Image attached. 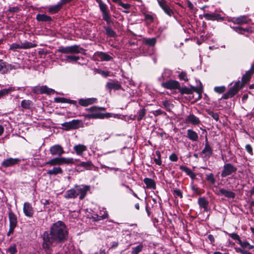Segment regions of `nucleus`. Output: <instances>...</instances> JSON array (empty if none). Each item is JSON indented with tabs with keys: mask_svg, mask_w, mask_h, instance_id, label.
Here are the masks:
<instances>
[{
	"mask_svg": "<svg viewBox=\"0 0 254 254\" xmlns=\"http://www.w3.org/2000/svg\"><path fill=\"white\" fill-rule=\"evenodd\" d=\"M67 231L63 222L59 221L54 223L50 229V231L45 232L43 235V248L47 250L52 247L64 243L67 237Z\"/></svg>",
	"mask_w": 254,
	"mask_h": 254,
	"instance_id": "nucleus-1",
	"label": "nucleus"
},
{
	"mask_svg": "<svg viewBox=\"0 0 254 254\" xmlns=\"http://www.w3.org/2000/svg\"><path fill=\"white\" fill-rule=\"evenodd\" d=\"M104 108L98 107L97 106H92L90 108L86 109L87 111L90 112L89 113L84 115V118L86 119H102L105 118H108V116L106 114L101 113L100 110H104Z\"/></svg>",
	"mask_w": 254,
	"mask_h": 254,
	"instance_id": "nucleus-2",
	"label": "nucleus"
},
{
	"mask_svg": "<svg viewBox=\"0 0 254 254\" xmlns=\"http://www.w3.org/2000/svg\"><path fill=\"white\" fill-rule=\"evenodd\" d=\"M98 4L100 10L102 13L103 19L108 25L112 23L111 15L108 5L102 0H95Z\"/></svg>",
	"mask_w": 254,
	"mask_h": 254,
	"instance_id": "nucleus-3",
	"label": "nucleus"
},
{
	"mask_svg": "<svg viewBox=\"0 0 254 254\" xmlns=\"http://www.w3.org/2000/svg\"><path fill=\"white\" fill-rule=\"evenodd\" d=\"M74 160L72 158H66L61 156L53 158L45 163V165L50 166H55L57 165H63L64 164H73Z\"/></svg>",
	"mask_w": 254,
	"mask_h": 254,
	"instance_id": "nucleus-4",
	"label": "nucleus"
},
{
	"mask_svg": "<svg viewBox=\"0 0 254 254\" xmlns=\"http://www.w3.org/2000/svg\"><path fill=\"white\" fill-rule=\"evenodd\" d=\"M84 50L78 45H73L68 47H61L57 50V52H60L63 54H77L82 53Z\"/></svg>",
	"mask_w": 254,
	"mask_h": 254,
	"instance_id": "nucleus-5",
	"label": "nucleus"
},
{
	"mask_svg": "<svg viewBox=\"0 0 254 254\" xmlns=\"http://www.w3.org/2000/svg\"><path fill=\"white\" fill-rule=\"evenodd\" d=\"M213 154V149L208 141L207 135L205 137L204 147L200 153L202 158L204 160H208Z\"/></svg>",
	"mask_w": 254,
	"mask_h": 254,
	"instance_id": "nucleus-6",
	"label": "nucleus"
},
{
	"mask_svg": "<svg viewBox=\"0 0 254 254\" xmlns=\"http://www.w3.org/2000/svg\"><path fill=\"white\" fill-rule=\"evenodd\" d=\"M237 168L236 166L232 164L228 163H226L223 167V169L221 173V176L222 178H225L228 176L232 175L236 173Z\"/></svg>",
	"mask_w": 254,
	"mask_h": 254,
	"instance_id": "nucleus-7",
	"label": "nucleus"
},
{
	"mask_svg": "<svg viewBox=\"0 0 254 254\" xmlns=\"http://www.w3.org/2000/svg\"><path fill=\"white\" fill-rule=\"evenodd\" d=\"M241 88V86L240 81L236 82L235 84L229 89L228 91L223 95L222 98L224 99L232 98L238 93Z\"/></svg>",
	"mask_w": 254,
	"mask_h": 254,
	"instance_id": "nucleus-8",
	"label": "nucleus"
},
{
	"mask_svg": "<svg viewBox=\"0 0 254 254\" xmlns=\"http://www.w3.org/2000/svg\"><path fill=\"white\" fill-rule=\"evenodd\" d=\"M33 92L36 94H51L55 92L54 89L48 88L46 85L42 86H36L33 89Z\"/></svg>",
	"mask_w": 254,
	"mask_h": 254,
	"instance_id": "nucleus-9",
	"label": "nucleus"
},
{
	"mask_svg": "<svg viewBox=\"0 0 254 254\" xmlns=\"http://www.w3.org/2000/svg\"><path fill=\"white\" fill-rule=\"evenodd\" d=\"M157 2L160 7L167 15L171 16L174 14L173 10L168 5V2L166 0H157Z\"/></svg>",
	"mask_w": 254,
	"mask_h": 254,
	"instance_id": "nucleus-10",
	"label": "nucleus"
},
{
	"mask_svg": "<svg viewBox=\"0 0 254 254\" xmlns=\"http://www.w3.org/2000/svg\"><path fill=\"white\" fill-rule=\"evenodd\" d=\"M49 151L53 156H61L64 153L63 147L60 144L52 146L49 149Z\"/></svg>",
	"mask_w": 254,
	"mask_h": 254,
	"instance_id": "nucleus-11",
	"label": "nucleus"
},
{
	"mask_svg": "<svg viewBox=\"0 0 254 254\" xmlns=\"http://www.w3.org/2000/svg\"><path fill=\"white\" fill-rule=\"evenodd\" d=\"M78 196H79V199H83L86 195L87 191L89 190V187L85 185H79L75 187Z\"/></svg>",
	"mask_w": 254,
	"mask_h": 254,
	"instance_id": "nucleus-12",
	"label": "nucleus"
},
{
	"mask_svg": "<svg viewBox=\"0 0 254 254\" xmlns=\"http://www.w3.org/2000/svg\"><path fill=\"white\" fill-rule=\"evenodd\" d=\"M20 161L21 160L17 158H9L8 159H4L1 165L3 167L7 168L18 164L20 162Z\"/></svg>",
	"mask_w": 254,
	"mask_h": 254,
	"instance_id": "nucleus-13",
	"label": "nucleus"
},
{
	"mask_svg": "<svg viewBox=\"0 0 254 254\" xmlns=\"http://www.w3.org/2000/svg\"><path fill=\"white\" fill-rule=\"evenodd\" d=\"M161 85L165 88L168 89H178L180 87V83L178 81L174 80H170L167 82H163Z\"/></svg>",
	"mask_w": 254,
	"mask_h": 254,
	"instance_id": "nucleus-14",
	"label": "nucleus"
},
{
	"mask_svg": "<svg viewBox=\"0 0 254 254\" xmlns=\"http://www.w3.org/2000/svg\"><path fill=\"white\" fill-rule=\"evenodd\" d=\"M23 213L25 215L28 217L31 218L33 217L34 210L32 205L28 202H26L23 204Z\"/></svg>",
	"mask_w": 254,
	"mask_h": 254,
	"instance_id": "nucleus-15",
	"label": "nucleus"
},
{
	"mask_svg": "<svg viewBox=\"0 0 254 254\" xmlns=\"http://www.w3.org/2000/svg\"><path fill=\"white\" fill-rule=\"evenodd\" d=\"M186 136L192 142H197L198 140V133L192 129H188L187 130Z\"/></svg>",
	"mask_w": 254,
	"mask_h": 254,
	"instance_id": "nucleus-16",
	"label": "nucleus"
},
{
	"mask_svg": "<svg viewBox=\"0 0 254 254\" xmlns=\"http://www.w3.org/2000/svg\"><path fill=\"white\" fill-rule=\"evenodd\" d=\"M186 123L187 124H191L194 126H197L200 123V121L198 118L193 114H190L187 116L186 119Z\"/></svg>",
	"mask_w": 254,
	"mask_h": 254,
	"instance_id": "nucleus-17",
	"label": "nucleus"
},
{
	"mask_svg": "<svg viewBox=\"0 0 254 254\" xmlns=\"http://www.w3.org/2000/svg\"><path fill=\"white\" fill-rule=\"evenodd\" d=\"M95 56L99 59L101 61H110L113 58L106 53L103 52H97L95 53Z\"/></svg>",
	"mask_w": 254,
	"mask_h": 254,
	"instance_id": "nucleus-18",
	"label": "nucleus"
},
{
	"mask_svg": "<svg viewBox=\"0 0 254 254\" xmlns=\"http://www.w3.org/2000/svg\"><path fill=\"white\" fill-rule=\"evenodd\" d=\"M96 101V98H89L86 99H80L78 101V103L81 106L86 107L88 105L95 103Z\"/></svg>",
	"mask_w": 254,
	"mask_h": 254,
	"instance_id": "nucleus-19",
	"label": "nucleus"
},
{
	"mask_svg": "<svg viewBox=\"0 0 254 254\" xmlns=\"http://www.w3.org/2000/svg\"><path fill=\"white\" fill-rule=\"evenodd\" d=\"M93 165L91 161H87L86 162H81L79 164L76 165V168L78 170H80V168H83V170H80L81 171L84 170H91Z\"/></svg>",
	"mask_w": 254,
	"mask_h": 254,
	"instance_id": "nucleus-20",
	"label": "nucleus"
},
{
	"mask_svg": "<svg viewBox=\"0 0 254 254\" xmlns=\"http://www.w3.org/2000/svg\"><path fill=\"white\" fill-rule=\"evenodd\" d=\"M220 194L229 199H234L235 197V193L230 190L224 188L220 189Z\"/></svg>",
	"mask_w": 254,
	"mask_h": 254,
	"instance_id": "nucleus-21",
	"label": "nucleus"
},
{
	"mask_svg": "<svg viewBox=\"0 0 254 254\" xmlns=\"http://www.w3.org/2000/svg\"><path fill=\"white\" fill-rule=\"evenodd\" d=\"M78 196L75 187L67 190L64 194V197L66 199L75 198Z\"/></svg>",
	"mask_w": 254,
	"mask_h": 254,
	"instance_id": "nucleus-22",
	"label": "nucleus"
},
{
	"mask_svg": "<svg viewBox=\"0 0 254 254\" xmlns=\"http://www.w3.org/2000/svg\"><path fill=\"white\" fill-rule=\"evenodd\" d=\"M198 204L201 208H203L204 211H208L209 202L205 197H199L198 199Z\"/></svg>",
	"mask_w": 254,
	"mask_h": 254,
	"instance_id": "nucleus-23",
	"label": "nucleus"
},
{
	"mask_svg": "<svg viewBox=\"0 0 254 254\" xmlns=\"http://www.w3.org/2000/svg\"><path fill=\"white\" fill-rule=\"evenodd\" d=\"M73 150L77 155L81 156L87 150V147L83 144H78L74 146Z\"/></svg>",
	"mask_w": 254,
	"mask_h": 254,
	"instance_id": "nucleus-24",
	"label": "nucleus"
},
{
	"mask_svg": "<svg viewBox=\"0 0 254 254\" xmlns=\"http://www.w3.org/2000/svg\"><path fill=\"white\" fill-rule=\"evenodd\" d=\"M9 226L16 227L17 225V218L16 215L12 211L8 213Z\"/></svg>",
	"mask_w": 254,
	"mask_h": 254,
	"instance_id": "nucleus-25",
	"label": "nucleus"
},
{
	"mask_svg": "<svg viewBox=\"0 0 254 254\" xmlns=\"http://www.w3.org/2000/svg\"><path fill=\"white\" fill-rule=\"evenodd\" d=\"M106 87L110 90H118L121 89L122 86L118 82L112 81L109 82L106 84Z\"/></svg>",
	"mask_w": 254,
	"mask_h": 254,
	"instance_id": "nucleus-26",
	"label": "nucleus"
},
{
	"mask_svg": "<svg viewBox=\"0 0 254 254\" xmlns=\"http://www.w3.org/2000/svg\"><path fill=\"white\" fill-rule=\"evenodd\" d=\"M63 170L60 167H54L52 169H49L47 171V173L49 176L57 175L58 174H62Z\"/></svg>",
	"mask_w": 254,
	"mask_h": 254,
	"instance_id": "nucleus-27",
	"label": "nucleus"
},
{
	"mask_svg": "<svg viewBox=\"0 0 254 254\" xmlns=\"http://www.w3.org/2000/svg\"><path fill=\"white\" fill-rule=\"evenodd\" d=\"M143 182L144 184L146 186L147 189H156V184L155 181L150 178H145L143 180Z\"/></svg>",
	"mask_w": 254,
	"mask_h": 254,
	"instance_id": "nucleus-28",
	"label": "nucleus"
},
{
	"mask_svg": "<svg viewBox=\"0 0 254 254\" xmlns=\"http://www.w3.org/2000/svg\"><path fill=\"white\" fill-rule=\"evenodd\" d=\"M180 169L182 171L185 172L187 175L189 176L191 178V179H194L195 178V174L188 167L181 165L180 166Z\"/></svg>",
	"mask_w": 254,
	"mask_h": 254,
	"instance_id": "nucleus-29",
	"label": "nucleus"
},
{
	"mask_svg": "<svg viewBox=\"0 0 254 254\" xmlns=\"http://www.w3.org/2000/svg\"><path fill=\"white\" fill-rule=\"evenodd\" d=\"M36 19L37 21L41 22H51L52 20L51 16L44 14H37Z\"/></svg>",
	"mask_w": 254,
	"mask_h": 254,
	"instance_id": "nucleus-30",
	"label": "nucleus"
},
{
	"mask_svg": "<svg viewBox=\"0 0 254 254\" xmlns=\"http://www.w3.org/2000/svg\"><path fill=\"white\" fill-rule=\"evenodd\" d=\"M62 8L61 5L58 2L57 4L49 5L48 7V12L51 14H55L58 13Z\"/></svg>",
	"mask_w": 254,
	"mask_h": 254,
	"instance_id": "nucleus-31",
	"label": "nucleus"
},
{
	"mask_svg": "<svg viewBox=\"0 0 254 254\" xmlns=\"http://www.w3.org/2000/svg\"><path fill=\"white\" fill-rule=\"evenodd\" d=\"M80 57L79 56H71V55H67L64 57V58L61 59V60L62 62H64L65 63H71L73 62H76L79 60Z\"/></svg>",
	"mask_w": 254,
	"mask_h": 254,
	"instance_id": "nucleus-32",
	"label": "nucleus"
},
{
	"mask_svg": "<svg viewBox=\"0 0 254 254\" xmlns=\"http://www.w3.org/2000/svg\"><path fill=\"white\" fill-rule=\"evenodd\" d=\"M108 217V214L107 211L103 210L100 211L99 215H96L95 216H93V218L95 221H99L103 220L107 218Z\"/></svg>",
	"mask_w": 254,
	"mask_h": 254,
	"instance_id": "nucleus-33",
	"label": "nucleus"
},
{
	"mask_svg": "<svg viewBox=\"0 0 254 254\" xmlns=\"http://www.w3.org/2000/svg\"><path fill=\"white\" fill-rule=\"evenodd\" d=\"M142 41L144 44L149 46L153 47L156 44L157 39L156 38H144L142 40Z\"/></svg>",
	"mask_w": 254,
	"mask_h": 254,
	"instance_id": "nucleus-34",
	"label": "nucleus"
},
{
	"mask_svg": "<svg viewBox=\"0 0 254 254\" xmlns=\"http://www.w3.org/2000/svg\"><path fill=\"white\" fill-rule=\"evenodd\" d=\"M233 22L235 24H243L248 22V19L246 16H241L236 18Z\"/></svg>",
	"mask_w": 254,
	"mask_h": 254,
	"instance_id": "nucleus-35",
	"label": "nucleus"
},
{
	"mask_svg": "<svg viewBox=\"0 0 254 254\" xmlns=\"http://www.w3.org/2000/svg\"><path fill=\"white\" fill-rule=\"evenodd\" d=\"M144 248V245L140 243L138 245L131 248V252L130 254H138L142 251Z\"/></svg>",
	"mask_w": 254,
	"mask_h": 254,
	"instance_id": "nucleus-36",
	"label": "nucleus"
},
{
	"mask_svg": "<svg viewBox=\"0 0 254 254\" xmlns=\"http://www.w3.org/2000/svg\"><path fill=\"white\" fill-rule=\"evenodd\" d=\"M239 245L241 246V247L242 248V249L245 250H252L254 248V246L251 245L248 241H240Z\"/></svg>",
	"mask_w": 254,
	"mask_h": 254,
	"instance_id": "nucleus-37",
	"label": "nucleus"
},
{
	"mask_svg": "<svg viewBox=\"0 0 254 254\" xmlns=\"http://www.w3.org/2000/svg\"><path fill=\"white\" fill-rule=\"evenodd\" d=\"M8 72L7 63L2 60L0 61V73L4 74Z\"/></svg>",
	"mask_w": 254,
	"mask_h": 254,
	"instance_id": "nucleus-38",
	"label": "nucleus"
},
{
	"mask_svg": "<svg viewBox=\"0 0 254 254\" xmlns=\"http://www.w3.org/2000/svg\"><path fill=\"white\" fill-rule=\"evenodd\" d=\"M22 49H28L37 47V44L28 41L21 43Z\"/></svg>",
	"mask_w": 254,
	"mask_h": 254,
	"instance_id": "nucleus-39",
	"label": "nucleus"
},
{
	"mask_svg": "<svg viewBox=\"0 0 254 254\" xmlns=\"http://www.w3.org/2000/svg\"><path fill=\"white\" fill-rule=\"evenodd\" d=\"M254 73L251 71V69L247 71L242 77V81L246 83L248 81L251 77L252 75Z\"/></svg>",
	"mask_w": 254,
	"mask_h": 254,
	"instance_id": "nucleus-40",
	"label": "nucleus"
},
{
	"mask_svg": "<svg viewBox=\"0 0 254 254\" xmlns=\"http://www.w3.org/2000/svg\"><path fill=\"white\" fill-rule=\"evenodd\" d=\"M104 28L106 34L108 37H114L116 35V32L110 27H105Z\"/></svg>",
	"mask_w": 254,
	"mask_h": 254,
	"instance_id": "nucleus-41",
	"label": "nucleus"
},
{
	"mask_svg": "<svg viewBox=\"0 0 254 254\" xmlns=\"http://www.w3.org/2000/svg\"><path fill=\"white\" fill-rule=\"evenodd\" d=\"M32 104V101L29 100H23L21 101V107L25 109H29L30 108Z\"/></svg>",
	"mask_w": 254,
	"mask_h": 254,
	"instance_id": "nucleus-42",
	"label": "nucleus"
},
{
	"mask_svg": "<svg viewBox=\"0 0 254 254\" xmlns=\"http://www.w3.org/2000/svg\"><path fill=\"white\" fill-rule=\"evenodd\" d=\"M146 114V110L144 108H143L137 112V118L138 121H140L144 118Z\"/></svg>",
	"mask_w": 254,
	"mask_h": 254,
	"instance_id": "nucleus-43",
	"label": "nucleus"
},
{
	"mask_svg": "<svg viewBox=\"0 0 254 254\" xmlns=\"http://www.w3.org/2000/svg\"><path fill=\"white\" fill-rule=\"evenodd\" d=\"M206 180L212 185H214L215 183V179L214 178V175L212 173L206 174Z\"/></svg>",
	"mask_w": 254,
	"mask_h": 254,
	"instance_id": "nucleus-44",
	"label": "nucleus"
},
{
	"mask_svg": "<svg viewBox=\"0 0 254 254\" xmlns=\"http://www.w3.org/2000/svg\"><path fill=\"white\" fill-rule=\"evenodd\" d=\"M171 70L168 69H165L162 74V77L163 78V79H165L169 78L171 76Z\"/></svg>",
	"mask_w": 254,
	"mask_h": 254,
	"instance_id": "nucleus-45",
	"label": "nucleus"
},
{
	"mask_svg": "<svg viewBox=\"0 0 254 254\" xmlns=\"http://www.w3.org/2000/svg\"><path fill=\"white\" fill-rule=\"evenodd\" d=\"M9 49L12 51H16L17 49H22L21 44V43H12L10 45Z\"/></svg>",
	"mask_w": 254,
	"mask_h": 254,
	"instance_id": "nucleus-46",
	"label": "nucleus"
},
{
	"mask_svg": "<svg viewBox=\"0 0 254 254\" xmlns=\"http://www.w3.org/2000/svg\"><path fill=\"white\" fill-rule=\"evenodd\" d=\"M181 93L182 94H190L192 93V90L191 89L187 87H184L180 89V90Z\"/></svg>",
	"mask_w": 254,
	"mask_h": 254,
	"instance_id": "nucleus-47",
	"label": "nucleus"
},
{
	"mask_svg": "<svg viewBox=\"0 0 254 254\" xmlns=\"http://www.w3.org/2000/svg\"><path fill=\"white\" fill-rule=\"evenodd\" d=\"M227 234L232 239H233L234 240L238 241V244H239L240 241H241V240L239 236L237 234L235 233H227Z\"/></svg>",
	"mask_w": 254,
	"mask_h": 254,
	"instance_id": "nucleus-48",
	"label": "nucleus"
},
{
	"mask_svg": "<svg viewBox=\"0 0 254 254\" xmlns=\"http://www.w3.org/2000/svg\"><path fill=\"white\" fill-rule=\"evenodd\" d=\"M8 71L12 69H17L21 68L19 64H11L7 63Z\"/></svg>",
	"mask_w": 254,
	"mask_h": 254,
	"instance_id": "nucleus-49",
	"label": "nucleus"
},
{
	"mask_svg": "<svg viewBox=\"0 0 254 254\" xmlns=\"http://www.w3.org/2000/svg\"><path fill=\"white\" fill-rule=\"evenodd\" d=\"M191 189L193 191V192L198 195H200L201 194V191L200 190V189L197 187L196 185H191Z\"/></svg>",
	"mask_w": 254,
	"mask_h": 254,
	"instance_id": "nucleus-50",
	"label": "nucleus"
},
{
	"mask_svg": "<svg viewBox=\"0 0 254 254\" xmlns=\"http://www.w3.org/2000/svg\"><path fill=\"white\" fill-rule=\"evenodd\" d=\"M72 129L77 128L79 127L80 121L79 120H73L70 122Z\"/></svg>",
	"mask_w": 254,
	"mask_h": 254,
	"instance_id": "nucleus-51",
	"label": "nucleus"
},
{
	"mask_svg": "<svg viewBox=\"0 0 254 254\" xmlns=\"http://www.w3.org/2000/svg\"><path fill=\"white\" fill-rule=\"evenodd\" d=\"M7 252L9 253L10 254H16L17 253V249L15 245H13L10 246Z\"/></svg>",
	"mask_w": 254,
	"mask_h": 254,
	"instance_id": "nucleus-52",
	"label": "nucleus"
},
{
	"mask_svg": "<svg viewBox=\"0 0 254 254\" xmlns=\"http://www.w3.org/2000/svg\"><path fill=\"white\" fill-rule=\"evenodd\" d=\"M225 89H226V88L224 86H216V87H214V90L216 93H222L225 91Z\"/></svg>",
	"mask_w": 254,
	"mask_h": 254,
	"instance_id": "nucleus-53",
	"label": "nucleus"
},
{
	"mask_svg": "<svg viewBox=\"0 0 254 254\" xmlns=\"http://www.w3.org/2000/svg\"><path fill=\"white\" fill-rule=\"evenodd\" d=\"M204 16L208 20H214L216 19V14L215 13H205L204 14Z\"/></svg>",
	"mask_w": 254,
	"mask_h": 254,
	"instance_id": "nucleus-54",
	"label": "nucleus"
},
{
	"mask_svg": "<svg viewBox=\"0 0 254 254\" xmlns=\"http://www.w3.org/2000/svg\"><path fill=\"white\" fill-rule=\"evenodd\" d=\"M208 115L216 121H219V115L217 113H215L213 111H210L208 112Z\"/></svg>",
	"mask_w": 254,
	"mask_h": 254,
	"instance_id": "nucleus-55",
	"label": "nucleus"
},
{
	"mask_svg": "<svg viewBox=\"0 0 254 254\" xmlns=\"http://www.w3.org/2000/svg\"><path fill=\"white\" fill-rule=\"evenodd\" d=\"M144 15L145 20L148 21L150 22H152L153 21L154 17L152 15L144 13Z\"/></svg>",
	"mask_w": 254,
	"mask_h": 254,
	"instance_id": "nucleus-56",
	"label": "nucleus"
},
{
	"mask_svg": "<svg viewBox=\"0 0 254 254\" xmlns=\"http://www.w3.org/2000/svg\"><path fill=\"white\" fill-rule=\"evenodd\" d=\"M246 151L251 155H253V148L250 144H247L245 146Z\"/></svg>",
	"mask_w": 254,
	"mask_h": 254,
	"instance_id": "nucleus-57",
	"label": "nucleus"
},
{
	"mask_svg": "<svg viewBox=\"0 0 254 254\" xmlns=\"http://www.w3.org/2000/svg\"><path fill=\"white\" fill-rule=\"evenodd\" d=\"M169 159L171 161L176 162L178 160V157L175 153H172L170 155Z\"/></svg>",
	"mask_w": 254,
	"mask_h": 254,
	"instance_id": "nucleus-58",
	"label": "nucleus"
},
{
	"mask_svg": "<svg viewBox=\"0 0 254 254\" xmlns=\"http://www.w3.org/2000/svg\"><path fill=\"white\" fill-rule=\"evenodd\" d=\"M179 78L180 79L184 80L185 81H187L188 78L187 77V74L185 72L182 71L180 74H179Z\"/></svg>",
	"mask_w": 254,
	"mask_h": 254,
	"instance_id": "nucleus-59",
	"label": "nucleus"
},
{
	"mask_svg": "<svg viewBox=\"0 0 254 254\" xmlns=\"http://www.w3.org/2000/svg\"><path fill=\"white\" fill-rule=\"evenodd\" d=\"M232 28L236 32H238L239 34H243L242 29H243V27L240 26H236V27H232Z\"/></svg>",
	"mask_w": 254,
	"mask_h": 254,
	"instance_id": "nucleus-60",
	"label": "nucleus"
},
{
	"mask_svg": "<svg viewBox=\"0 0 254 254\" xmlns=\"http://www.w3.org/2000/svg\"><path fill=\"white\" fill-rule=\"evenodd\" d=\"M63 127H64L66 130H68L70 129H72L71 126V124L70 122H65L62 124Z\"/></svg>",
	"mask_w": 254,
	"mask_h": 254,
	"instance_id": "nucleus-61",
	"label": "nucleus"
},
{
	"mask_svg": "<svg viewBox=\"0 0 254 254\" xmlns=\"http://www.w3.org/2000/svg\"><path fill=\"white\" fill-rule=\"evenodd\" d=\"M163 105L164 107L167 110H169L170 109L171 104L168 101H164L163 102Z\"/></svg>",
	"mask_w": 254,
	"mask_h": 254,
	"instance_id": "nucleus-62",
	"label": "nucleus"
},
{
	"mask_svg": "<svg viewBox=\"0 0 254 254\" xmlns=\"http://www.w3.org/2000/svg\"><path fill=\"white\" fill-rule=\"evenodd\" d=\"M120 6H122L123 8H124L125 9H128L130 8L131 5L129 3H124L123 2H121Z\"/></svg>",
	"mask_w": 254,
	"mask_h": 254,
	"instance_id": "nucleus-63",
	"label": "nucleus"
},
{
	"mask_svg": "<svg viewBox=\"0 0 254 254\" xmlns=\"http://www.w3.org/2000/svg\"><path fill=\"white\" fill-rule=\"evenodd\" d=\"M174 193L175 195L182 198L183 194L182 191L179 190H174Z\"/></svg>",
	"mask_w": 254,
	"mask_h": 254,
	"instance_id": "nucleus-64",
	"label": "nucleus"
}]
</instances>
